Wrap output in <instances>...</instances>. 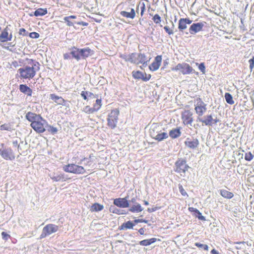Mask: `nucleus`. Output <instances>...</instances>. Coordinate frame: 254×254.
Masks as SVG:
<instances>
[{
	"label": "nucleus",
	"mask_w": 254,
	"mask_h": 254,
	"mask_svg": "<svg viewBox=\"0 0 254 254\" xmlns=\"http://www.w3.org/2000/svg\"><path fill=\"white\" fill-rule=\"evenodd\" d=\"M13 144H15L16 145H17V141H13Z\"/></svg>",
	"instance_id": "obj_62"
},
{
	"label": "nucleus",
	"mask_w": 254,
	"mask_h": 254,
	"mask_svg": "<svg viewBox=\"0 0 254 254\" xmlns=\"http://www.w3.org/2000/svg\"><path fill=\"white\" fill-rule=\"evenodd\" d=\"M148 222L147 220L142 219H135L133 221V223L135 224H137L138 223H147Z\"/></svg>",
	"instance_id": "obj_49"
},
{
	"label": "nucleus",
	"mask_w": 254,
	"mask_h": 254,
	"mask_svg": "<svg viewBox=\"0 0 254 254\" xmlns=\"http://www.w3.org/2000/svg\"><path fill=\"white\" fill-rule=\"evenodd\" d=\"M114 204L121 208H127L129 205L127 197L116 198L114 200Z\"/></svg>",
	"instance_id": "obj_15"
},
{
	"label": "nucleus",
	"mask_w": 254,
	"mask_h": 254,
	"mask_svg": "<svg viewBox=\"0 0 254 254\" xmlns=\"http://www.w3.org/2000/svg\"><path fill=\"white\" fill-rule=\"evenodd\" d=\"M145 232V229L144 228H141L138 230L139 233L141 235H144Z\"/></svg>",
	"instance_id": "obj_57"
},
{
	"label": "nucleus",
	"mask_w": 254,
	"mask_h": 254,
	"mask_svg": "<svg viewBox=\"0 0 254 254\" xmlns=\"http://www.w3.org/2000/svg\"><path fill=\"white\" fill-rule=\"evenodd\" d=\"M64 58L65 60H67L69 59L70 55L68 53H65L64 55Z\"/></svg>",
	"instance_id": "obj_59"
},
{
	"label": "nucleus",
	"mask_w": 254,
	"mask_h": 254,
	"mask_svg": "<svg viewBox=\"0 0 254 254\" xmlns=\"http://www.w3.org/2000/svg\"><path fill=\"white\" fill-rule=\"evenodd\" d=\"M50 98L53 100L56 103L60 105H65L66 100L63 97L56 95L55 94H51L50 95Z\"/></svg>",
	"instance_id": "obj_19"
},
{
	"label": "nucleus",
	"mask_w": 254,
	"mask_h": 254,
	"mask_svg": "<svg viewBox=\"0 0 254 254\" xmlns=\"http://www.w3.org/2000/svg\"><path fill=\"white\" fill-rule=\"evenodd\" d=\"M175 168L174 171L180 174L181 176H184L186 172L188 171L190 168L187 164V161L183 158H179L175 163Z\"/></svg>",
	"instance_id": "obj_5"
},
{
	"label": "nucleus",
	"mask_w": 254,
	"mask_h": 254,
	"mask_svg": "<svg viewBox=\"0 0 254 254\" xmlns=\"http://www.w3.org/2000/svg\"><path fill=\"white\" fill-rule=\"evenodd\" d=\"M133 53H131L129 55H125V54H120V57L122 59H123L126 62H129L131 63L132 60V55Z\"/></svg>",
	"instance_id": "obj_37"
},
{
	"label": "nucleus",
	"mask_w": 254,
	"mask_h": 254,
	"mask_svg": "<svg viewBox=\"0 0 254 254\" xmlns=\"http://www.w3.org/2000/svg\"><path fill=\"white\" fill-rule=\"evenodd\" d=\"M1 237L2 239L5 241H7L11 237L9 234L5 232H2L1 233Z\"/></svg>",
	"instance_id": "obj_47"
},
{
	"label": "nucleus",
	"mask_w": 254,
	"mask_h": 254,
	"mask_svg": "<svg viewBox=\"0 0 254 254\" xmlns=\"http://www.w3.org/2000/svg\"><path fill=\"white\" fill-rule=\"evenodd\" d=\"M25 118L31 123V127L37 133H41L45 131V125L47 122L40 114L28 112L25 115Z\"/></svg>",
	"instance_id": "obj_1"
},
{
	"label": "nucleus",
	"mask_w": 254,
	"mask_h": 254,
	"mask_svg": "<svg viewBox=\"0 0 254 254\" xmlns=\"http://www.w3.org/2000/svg\"><path fill=\"white\" fill-rule=\"evenodd\" d=\"M140 245L142 246H149L148 244V241H146L145 240H142L139 242Z\"/></svg>",
	"instance_id": "obj_53"
},
{
	"label": "nucleus",
	"mask_w": 254,
	"mask_h": 254,
	"mask_svg": "<svg viewBox=\"0 0 254 254\" xmlns=\"http://www.w3.org/2000/svg\"><path fill=\"white\" fill-rule=\"evenodd\" d=\"M143 209L141 205L136 203L135 205H133L129 208V211L132 213H138L141 212Z\"/></svg>",
	"instance_id": "obj_29"
},
{
	"label": "nucleus",
	"mask_w": 254,
	"mask_h": 254,
	"mask_svg": "<svg viewBox=\"0 0 254 254\" xmlns=\"http://www.w3.org/2000/svg\"><path fill=\"white\" fill-rule=\"evenodd\" d=\"M120 111L118 109L112 110L108 115L107 126L111 129H114L117 127L119 120Z\"/></svg>",
	"instance_id": "obj_4"
},
{
	"label": "nucleus",
	"mask_w": 254,
	"mask_h": 254,
	"mask_svg": "<svg viewBox=\"0 0 254 254\" xmlns=\"http://www.w3.org/2000/svg\"><path fill=\"white\" fill-rule=\"evenodd\" d=\"M58 230V226L53 224H48L43 228L40 238V239L44 238L54 233H56Z\"/></svg>",
	"instance_id": "obj_7"
},
{
	"label": "nucleus",
	"mask_w": 254,
	"mask_h": 254,
	"mask_svg": "<svg viewBox=\"0 0 254 254\" xmlns=\"http://www.w3.org/2000/svg\"><path fill=\"white\" fill-rule=\"evenodd\" d=\"M195 102L196 104L194 105V110L197 115V121L206 126H211L213 119L211 115H207L204 120L201 118L207 110L206 104L200 98H196Z\"/></svg>",
	"instance_id": "obj_3"
},
{
	"label": "nucleus",
	"mask_w": 254,
	"mask_h": 254,
	"mask_svg": "<svg viewBox=\"0 0 254 254\" xmlns=\"http://www.w3.org/2000/svg\"><path fill=\"white\" fill-rule=\"evenodd\" d=\"M250 64V69L252 71L254 67V57L249 60Z\"/></svg>",
	"instance_id": "obj_48"
},
{
	"label": "nucleus",
	"mask_w": 254,
	"mask_h": 254,
	"mask_svg": "<svg viewBox=\"0 0 254 254\" xmlns=\"http://www.w3.org/2000/svg\"><path fill=\"white\" fill-rule=\"evenodd\" d=\"M178 186L180 192H181V194L184 196L188 197V194L185 189L183 188V186L181 184H179Z\"/></svg>",
	"instance_id": "obj_43"
},
{
	"label": "nucleus",
	"mask_w": 254,
	"mask_h": 254,
	"mask_svg": "<svg viewBox=\"0 0 254 254\" xmlns=\"http://www.w3.org/2000/svg\"><path fill=\"white\" fill-rule=\"evenodd\" d=\"M188 210L190 212L194 213L196 217H197L199 220H204L205 217L202 215L201 212L196 208L190 207L188 208Z\"/></svg>",
	"instance_id": "obj_23"
},
{
	"label": "nucleus",
	"mask_w": 254,
	"mask_h": 254,
	"mask_svg": "<svg viewBox=\"0 0 254 254\" xmlns=\"http://www.w3.org/2000/svg\"><path fill=\"white\" fill-rule=\"evenodd\" d=\"M83 111L87 114H91L95 113L92 107H90L88 105H87L84 107V108L83 109Z\"/></svg>",
	"instance_id": "obj_39"
},
{
	"label": "nucleus",
	"mask_w": 254,
	"mask_h": 254,
	"mask_svg": "<svg viewBox=\"0 0 254 254\" xmlns=\"http://www.w3.org/2000/svg\"><path fill=\"white\" fill-rule=\"evenodd\" d=\"M51 178L52 180L55 182H59L61 181H65L67 180V178L64 177V174H60L56 176H51Z\"/></svg>",
	"instance_id": "obj_30"
},
{
	"label": "nucleus",
	"mask_w": 254,
	"mask_h": 254,
	"mask_svg": "<svg viewBox=\"0 0 254 254\" xmlns=\"http://www.w3.org/2000/svg\"><path fill=\"white\" fill-rule=\"evenodd\" d=\"M143 72L139 70H133L132 72V76L135 79H141L144 78L142 76Z\"/></svg>",
	"instance_id": "obj_35"
},
{
	"label": "nucleus",
	"mask_w": 254,
	"mask_h": 254,
	"mask_svg": "<svg viewBox=\"0 0 254 254\" xmlns=\"http://www.w3.org/2000/svg\"><path fill=\"white\" fill-rule=\"evenodd\" d=\"M92 54V51L89 48H83L80 49V58L85 59Z\"/></svg>",
	"instance_id": "obj_25"
},
{
	"label": "nucleus",
	"mask_w": 254,
	"mask_h": 254,
	"mask_svg": "<svg viewBox=\"0 0 254 254\" xmlns=\"http://www.w3.org/2000/svg\"><path fill=\"white\" fill-rule=\"evenodd\" d=\"M77 24L79 25H82L84 26H86L88 25V23L84 21H80L76 23Z\"/></svg>",
	"instance_id": "obj_58"
},
{
	"label": "nucleus",
	"mask_w": 254,
	"mask_h": 254,
	"mask_svg": "<svg viewBox=\"0 0 254 254\" xmlns=\"http://www.w3.org/2000/svg\"><path fill=\"white\" fill-rule=\"evenodd\" d=\"M157 239L155 238H152L149 239H146V241H148L149 245L156 242Z\"/></svg>",
	"instance_id": "obj_54"
},
{
	"label": "nucleus",
	"mask_w": 254,
	"mask_h": 254,
	"mask_svg": "<svg viewBox=\"0 0 254 254\" xmlns=\"http://www.w3.org/2000/svg\"><path fill=\"white\" fill-rule=\"evenodd\" d=\"M76 18V16L75 15H70L68 16H65L64 17V22L66 23V25L68 26H73V22H72L70 19H75Z\"/></svg>",
	"instance_id": "obj_33"
},
{
	"label": "nucleus",
	"mask_w": 254,
	"mask_h": 254,
	"mask_svg": "<svg viewBox=\"0 0 254 254\" xmlns=\"http://www.w3.org/2000/svg\"><path fill=\"white\" fill-rule=\"evenodd\" d=\"M225 98L227 103L230 105H233L234 103L232 96L230 93H226L225 94Z\"/></svg>",
	"instance_id": "obj_36"
},
{
	"label": "nucleus",
	"mask_w": 254,
	"mask_h": 254,
	"mask_svg": "<svg viewBox=\"0 0 254 254\" xmlns=\"http://www.w3.org/2000/svg\"><path fill=\"white\" fill-rule=\"evenodd\" d=\"M90 162H91V161H88V162H87V164H86V165H88V166H90Z\"/></svg>",
	"instance_id": "obj_63"
},
{
	"label": "nucleus",
	"mask_w": 254,
	"mask_h": 254,
	"mask_svg": "<svg viewBox=\"0 0 254 254\" xmlns=\"http://www.w3.org/2000/svg\"><path fill=\"white\" fill-rule=\"evenodd\" d=\"M140 8V16L141 17H142L144 15V12L146 10V6L144 2H139V3L136 6V11L137 12L139 7Z\"/></svg>",
	"instance_id": "obj_34"
},
{
	"label": "nucleus",
	"mask_w": 254,
	"mask_h": 254,
	"mask_svg": "<svg viewBox=\"0 0 254 254\" xmlns=\"http://www.w3.org/2000/svg\"><path fill=\"white\" fill-rule=\"evenodd\" d=\"M48 128L47 130L51 133L54 134L57 132L58 129L56 127H55L53 126H52L51 125L48 126Z\"/></svg>",
	"instance_id": "obj_42"
},
{
	"label": "nucleus",
	"mask_w": 254,
	"mask_h": 254,
	"mask_svg": "<svg viewBox=\"0 0 254 254\" xmlns=\"http://www.w3.org/2000/svg\"><path fill=\"white\" fill-rule=\"evenodd\" d=\"M47 12V8H39L34 11V15L35 16H43L46 15Z\"/></svg>",
	"instance_id": "obj_31"
},
{
	"label": "nucleus",
	"mask_w": 254,
	"mask_h": 254,
	"mask_svg": "<svg viewBox=\"0 0 254 254\" xmlns=\"http://www.w3.org/2000/svg\"><path fill=\"white\" fill-rule=\"evenodd\" d=\"M29 36L31 38L36 39V38H38L39 37V33H38L37 32H33L29 34Z\"/></svg>",
	"instance_id": "obj_50"
},
{
	"label": "nucleus",
	"mask_w": 254,
	"mask_h": 254,
	"mask_svg": "<svg viewBox=\"0 0 254 254\" xmlns=\"http://www.w3.org/2000/svg\"><path fill=\"white\" fill-rule=\"evenodd\" d=\"M142 76L144 78H141V79L144 81H147L151 78V75L150 74H146L145 72H143Z\"/></svg>",
	"instance_id": "obj_45"
},
{
	"label": "nucleus",
	"mask_w": 254,
	"mask_h": 254,
	"mask_svg": "<svg viewBox=\"0 0 254 254\" xmlns=\"http://www.w3.org/2000/svg\"><path fill=\"white\" fill-rule=\"evenodd\" d=\"M173 71L179 70L183 74H189L192 72L193 68L188 64H178L175 67L172 68Z\"/></svg>",
	"instance_id": "obj_9"
},
{
	"label": "nucleus",
	"mask_w": 254,
	"mask_h": 254,
	"mask_svg": "<svg viewBox=\"0 0 254 254\" xmlns=\"http://www.w3.org/2000/svg\"><path fill=\"white\" fill-rule=\"evenodd\" d=\"M195 64L198 66V69L201 71L202 73H205V66L204 63L198 64L195 63Z\"/></svg>",
	"instance_id": "obj_41"
},
{
	"label": "nucleus",
	"mask_w": 254,
	"mask_h": 254,
	"mask_svg": "<svg viewBox=\"0 0 254 254\" xmlns=\"http://www.w3.org/2000/svg\"><path fill=\"white\" fill-rule=\"evenodd\" d=\"M19 90L28 96H32V90L26 84H20L19 85Z\"/></svg>",
	"instance_id": "obj_21"
},
{
	"label": "nucleus",
	"mask_w": 254,
	"mask_h": 254,
	"mask_svg": "<svg viewBox=\"0 0 254 254\" xmlns=\"http://www.w3.org/2000/svg\"><path fill=\"white\" fill-rule=\"evenodd\" d=\"M70 54L76 60L79 61L80 59V49L73 47L72 48Z\"/></svg>",
	"instance_id": "obj_27"
},
{
	"label": "nucleus",
	"mask_w": 254,
	"mask_h": 254,
	"mask_svg": "<svg viewBox=\"0 0 254 254\" xmlns=\"http://www.w3.org/2000/svg\"><path fill=\"white\" fill-rule=\"evenodd\" d=\"M102 106V100L101 99H97L96 100L95 103L93 104L92 107L94 112H96L99 111Z\"/></svg>",
	"instance_id": "obj_32"
},
{
	"label": "nucleus",
	"mask_w": 254,
	"mask_h": 254,
	"mask_svg": "<svg viewBox=\"0 0 254 254\" xmlns=\"http://www.w3.org/2000/svg\"><path fill=\"white\" fill-rule=\"evenodd\" d=\"M185 144L188 148L194 149L198 147L199 145V141L197 138L191 140L189 138H188L185 141Z\"/></svg>",
	"instance_id": "obj_17"
},
{
	"label": "nucleus",
	"mask_w": 254,
	"mask_h": 254,
	"mask_svg": "<svg viewBox=\"0 0 254 254\" xmlns=\"http://www.w3.org/2000/svg\"><path fill=\"white\" fill-rule=\"evenodd\" d=\"M156 129H157V127H155L150 129V133L153 138L158 141H161L163 139L168 138V135L166 132H162L155 134V130Z\"/></svg>",
	"instance_id": "obj_14"
},
{
	"label": "nucleus",
	"mask_w": 254,
	"mask_h": 254,
	"mask_svg": "<svg viewBox=\"0 0 254 254\" xmlns=\"http://www.w3.org/2000/svg\"><path fill=\"white\" fill-rule=\"evenodd\" d=\"M120 14L124 17L131 19H134L136 15L135 11L133 8H131L130 12L121 11L120 12Z\"/></svg>",
	"instance_id": "obj_20"
},
{
	"label": "nucleus",
	"mask_w": 254,
	"mask_h": 254,
	"mask_svg": "<svg viewBox=\"0 0 254 254\" xmlns=\"http://www.w3.org/2000/svg\"><path fill=\"white\" fill-rule=\"evenodd\" d=\"M204 24L202 22L193 23L190 27L189 31L191 34H194L202 30Z\"/></svg>",
	"instance_id": "obj_16"
},
{
	"label": "nucleus",
	"mask_w": 254,
	"mask_h": 254,
	"mask_svg": "<svg viewBox=\"0 0 254 254\" xmlns=\"http://www.w3.org/2000/svg\"><path fill=\"white\" fill-rule=\"evenodd\" d=\"M29 66L21 67L18 69L19 77L21 79H31L36 75V72L40 69V64L33 59H26Z\"/></svg>",
	"instance_id": "obj_2"
},
{
	"label": "nucleus",
	"mask_w": 254,
	"mask_h": 254,
	"mask_svg": "<svg viewBox=\"0 0 254 254\" xmlns=\"http://www.w3.org/2000/svg\"><path fill=\"white\" fill-rule=\"evenodd\" d=\"M12 128L10 123L4 124L0 126L1 130H10Z\"/></svg>",
	"instance_id": "obj_38"
},
{
	"label": "nucleus",
	"mask_w": 254,
	"mask_h": 254,
	"mask_svg": "<svg viewBox=\"0 0 254 254\" xmlns=\"http://www.w3.org/2000/svg\"><path fill=\"white\" fill-rule=\"evenodd\" d=\"M254 158V155L251 152H247L245 153V159L247 161H250Z\"/></svg>",
	"instance_id": "obj_44"
},
{
	"label": "nucleus",
	"mask_w": 254,
	"mask_h": 254,
	"mask_svg": "<svg viewBox=\"0 0 254 254\" xmlns=\"http://www.w3.org/2000/svg\"><path fill=\"white\" fill-rule=\"evenodd\" d=\"M64 172L74 174H83L85 172V169L82 166L76 165L73 163L68 164L63 167Z\"/></svg>",
	"instance_id": "obj_6"
},
{
	"label": "nucleus",
	"mask_w": 254,
	"mask_h": 254,
	"mask_svg": "<svg viewBox=\"0 0 254 254\" xmlns=\"http://www.w3.org/2000/svg\"><path fill=\"white\" fill-rule=\"evenodd\" d=\"M135 199L134 198H132V199H131V201H132V202H133V201H135Z\"/></svg>",
	"instance_id": "obj_64"
},
{
	"label": "nucleus",
	"mask_w": 254,
	"mask_h": 254,
	"mask_svg": "<svg viewBox=\"0 0 254 254\" xmlns=\"http://www.w3.org/2000/svg\"><path fill=\"white\" fill-rule=\"evenodd\" d=\"M169 134L170 137L172 139L179 137L181 134L180 127H177L170 130Z\"/></svg>",
	"instance_id": "obj_22"
},
{
	"label": "nucleus",
	"mask_w": 254,
	"mask_h": 254,
	"mask_svg": "<svg viewBox=\"0 0 254 254\" xmlns=\"http://www.w3.org/2000/svg\"><path fill=\"white\" fill-rule=\"evenodd\" d=\"M88 95L89 97H93V98H95L97 97V95H95L92 92H88Z\"/></svg>",
	"instance_id": "obj_60"
},
{
	"label": "nucleus",
	"mask_w": 254,
	"mask_h": 254,
	"mask_svg": "<svg viewBox=\"0 0 254 254\" xmlns=\"http://www.w3.org/2000/svg\"><path fill=\"white\" fill-rule=\"evenodd\" d=\"M152 20L156 24H160L161 22V17L159 14H156L153 16Z\"/></svg>",
	"instance_id": "obj_40"
},
{
	"label": "nucleus",
	"mask_w": 254,
	"mask_h": 254,
	"mask_svg": "<svg viewBox=\"0 0 254 254\" xmlns=\"http://www.w3.org/2000/svg\"><path fill=\"white\" fill-rule=\"evenodd\" d=\"M164 29L169 35L173 34V30L170 29L169 27L166 26L164 27Z\"/></svg>",
	"instance_id": "obj_51"
},
{
	"label": "nucleus",
	"mask_w": 254,
	"mask_h": 254,
	"mask_svg": "<svg viewBox=\"0 0 254 254\" xmlns=\"http://www.w3.org/2000/svg\"><path fill=\"white\" fill-rule=\"evenodd\" d=\"M160 207H155L151 208H148L147 209V211H148L149 212L151 213V212H152L155 211L156 210H158V209H160Z\"/></svg>",
	"instance_id": "obj_56"
},
{
	"label": "nucleus",
	"mask_w": 254,
	"mask_h": 254,
	"mask_svg": "<svg viewBox=\"0 0 254 254\" xmlns=\"http://www.w3.org/2000/svg\"><path fill=\"white\" fill-rule=\"evenodd\" d=\"M195 246L199 248H203L205 251H208V246L207 245L201 244L199 243H195Z\"/></svg>",
	"instance_id": "obj_46"
},
{
	"label": "nucleus",
	"mask_w": 254,
	"mask_h": 254,
	"mask_svg": "<svg viewBox=\"0 0 254 254\" xmlns=\"http://www.w3.org/2000/svg\"><path fill=\"white\" fill-rule=\"evenodd\" d=\"M181 119L184 125H191L193 122V114L190 110H185L181 113Z\"/></svg>",
	"instance_id": "obj_8"
},
{
	"label": "nucleus",
	"mask_w": 254,
	"mask_h": 254,
	"mask_svg": "<svg viewBox=\"0 0 254 254\" xmlns=\"http://www.w3.org/2000/svg\"><path fill=\"white\" fill-rule=\"evenodd\" d=\"M134 226V224L133 223V222H132L131 221H128L126 222L123 223L119 227V229L120 230L130 229H132Z\"/></svg>",
	"instance_id": "obj_24"
},
{
	"label": "nucleus",
	"mask_w": 254,
	"mask_h": 254,
	"mask_svg": "<svg viewBox=\"0 0 254 254\" xmlns=\"http://www.w3.org/2000/svg\"><path fill=\"white\" fill-rule=\"evenodd\" d=\"M220 195L224 198L231 199L234 196V194L226 190L222 189L219 190Z\"/></svg>",
	"instance_id": "obj_26"
},
{
	"label": "nucleus",
	"mask_w": 254,
	"mask_h": 254,
	"mask_svg": "<svg viewBox=\"0 0 254 254\" xmlns=\"http://www.w3.org/2000/svg\"><path fill=\"white\" fill-rule=\"evenodd\" d=\"M19 34L23 36H26L27 32L24 28H22L19 29Z\"/></svg>",
	"instance_id": "obj_52"
},
{
	"label": "nucleus",
	"mask_w": 254,
	"mask_h": 254,
	"mask_svg": "<svg viewBox=\"0 0 254 254\" xmlns=\"http://www.w3.org/2000/svg\"><path fill=\"white\" fill-rule=\"evenodd\" d=\"M144 204L145 205H148L149 204V203H148V202L147 201L144 200Z\"/></svg>",
	"instance_id": "obj_61"
},
{
	"label": "nucleus",
	"mask_w": 254,
	"mask_h": 254,
	"mask_svg": "<svg viewBox=\"0 0 254 254\" xmlns=\"http://www.w3.org/2000/svg\"><path fill=\"white\" fill-rule=\"evenodd\" d=\"M88 92L87 91H83L81 93V96L85 100H86L87 99V95H88Z\"/></svg>",
	"instance_id": "obj_55"
},
{
	"label": "nucleus",
	"mask_w": 254,
	"mask_h": 254,
	"mask_svg": "<svg viewBox=\"0 0 254 254\" xmlns=\"http://www.w3.org/2000/svg\"><path fill=\"white\" fill-rule=\"evenodd\" d=\"M162 57L161 55H158L155 57L154 61L149 66V69L152 71L158 70L161 64Z\"/></svg>",
	"instance_id": "obj_13"
},
{
	"label": "nucleus",
	"mask_w": 254,
	"mask_h": 254,
	"mask_svg": "<svg viewBox=\"0 0 254 254\" xmlns=\"http://www.w3.org/2000/svg\"><path fill=\"white\" fill-rule=\"evenodd\" d=\"M192 21L189 18H181L179 21L178 29L183 31L187 28V24L191 23Z\"/></svg>",
	"instance_id": "obj_18"
},
{
	"label": "nucleus",
	"mask_w": 254,
	"mask_h": 254,
	"mask_svg": "<svg viewBox=\"0 0 254 254\" xmlns=\"http://www.w3.org/2000/svg\"><path fill=\"white\" fill-rule=\"evenodd\" d=\"M104 208V206L98 203H93L90 207V210L91 212H98L102 210Z\"/></svg>",
	"instance_id": "obj_28"
},
{
	"label": "nucleus",
	"mask_w": 254,
	"mask_h": 254,
	"mask_svg": "<svg viewBox=\"0 0 254 254\" xmlns=\"http://www.w3.org/2000/svg\"><path fill=\"white\" fill-rule=\"evenodd\" d=\"M1 157L5 160H13L15 158V154L11 148L3 147L0 154Z\"/></svg>",
	"instance_id": "obj_11"
},
{
	"label": "nucleus",
	"mask_w": 254,
	"mask_h": 254,
	"mask_svg": "<svg viewBox=\"0 0 254 254\" xmlns=\"http://www.w3.org/2000/svg\"><path fill=\"white\" fill-rule=\"evenodd\" d=\"M8 30L9 28L6 26L0 34V41L1 42H6L12 40V34L11 33L9 34Z\"/></svg>",
	"instance_id": "obj_12"
},
{
	"label": "nucleus",
	"mask_w": 254,
	"mask_h": 254,
	"mask_svg": "<svg viewBox=\"0 0 254 254\" xmlns=\"http://www.w3.org/2000/svg\"><path fill=\"white\" fill-rule=\"evenodd\" d=\"M132 56V60L131 63L139 64H144L147 63L148 62L147 60L146 56L144 54H136V53H133V55Z\"/></svg>",
	"instance_id": "obj_10"
}]
</instances>
